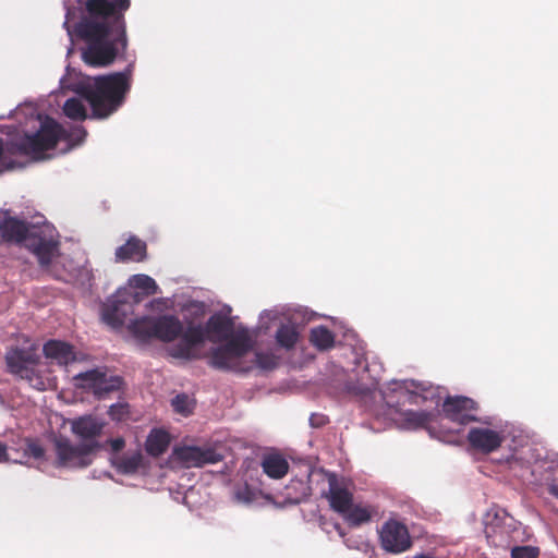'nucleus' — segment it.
<instances>
[{
	"label": "nucleus",
	"mask_w": 558,
	"mask_h": 558,
	"mask_svg": "<svg viewBox=\"0 0 558 558\" xmlns=\"http://www.w3.org/2000/svg\"><path fill=\"white\" fill-rule=\"evenodd\" d=\"M326 498L329 501L330 508L341 517H343L353 505V494L349 489L337 485L335 480L329 482V490L326 494Z\"/></svg>",
	"instance_id": "obj_19"
},
{
	"label": "nucleus",
	"mask_w": 558,
	"mask_h": 558,
	"mask_svg": "<svg viewBox=\"0 0 558 558\" xmlns=\"http://www.w3.org/2000/svg\"><path fill=\"white\" fill-rule=\"evenodd\" d=\"M300 326L291 320L280 324L276 333V344L286 351L293 350L300 340Z\"/></svg>",
	"instance_id": "obj_22"
},
{
	"label": "nucleus",
	"mask_w": 558,
	"mask_h": 558,
	"mask_svg": "<svg viewBox=\"0 0 558 558\" xmlns=\"http://www.w3.org/2000/svg\"><path fill=\"white\" fill-rule=\"evenodd\" d=\"M381 548L390 554H400L411 548L412 539L408 527L393 519L385 522L379 531Z\"/></svg>",
	"instance_id": "obj_11"
},
{
	"label": "nucleus",
	"mask_w": 558,
	"mask_h": 558,
	"mask_svg": "<svg viewBox=\"0 0 558 558\" xmlns=\"http://www.w3.org/2000/svg\"><path fill=\"white\" fill-rule=\"evenodd\" d=\"M310 342L319 351H328L335 347V335L326 326H318L311 330Z\"/></svg>",
	"instance_id": "obj_25"
},
{
	"label": "nucleus",
	"mask_w": 558,
	"mask_h": 558,
	"mask_svg": "<svg viewBox=\"0 0 558 558\" xmlns=\"http://www.w3.org/2000/svg\"><path fill=\"white\" fill-rule=\"evenodd\" d=\"M9 449L16 454L12 459L15 463H26L29 459L36 461L44 460L46 450L41 446L39 439L36 438H21L16 446L9 447L7 444L0 441V463L9 462Z\"/></svg>",
	"instance_id": "obj_13"
},
{
	"label": "nucleus",
	"mask_w": 558,
	"mask_h": 558,
	"mask_svg": "<svg viewBox=\"0 0 558 558\" xmlns=\"http://www.w3.org/2000/svg\"><path fill=\"white\" fill-rule=\"evenodd\" d=\"M66 131L52 118L47 117L34 134H25L7 148L11 155L20 154L40 159L47 150L53 149L59 141L68 140Z\"/></svg>",
	"instance_id": "obj_5"
},
{
	"label": "nucleus",
	"mask_w": 558,
	"mask_h": 558,
	"mask_svg": "<svg viewBox=\"0 0 558 558\" xmlns=\"http://www.w3.org/2000/svg\"><path fill=\"white\" fill-rule=\"evenodd\" d=\"M130 332L138 340L147 342L151 339L171 343L182 339L185 330L180 318L172 314L144 316L129 325Z\"/></svg>",
	"instance_id": "obj_7"
},
{
	"label": "nucleus",
	"mask_w": 558,
	"mask_h": 558,
	"mask_svg": "<svg viewBox=\"0 0 558 558\" xmlns=\"http://www.w3.org/2000/svg\"><path fill=\"white\" fill-rule=\"evenodd\" d=\"M234 325L230 317L221 314H213L202 324H190L178 343L168 348V354L173 359L193 361L201 359L198 348L209 340L213 343L228 340L234 335Z\"/></svg>",
	"instance_id": "obj_3"
},
{
	"label": "nucleus",
	"mask_w": 558,
	"mask_h": 558,
	"mask_svg": "<svg viewBox=\"0 0 558 558\" xmlns=\"http://www.w3.org/2000/svg\"><path fill=\"white\" fill-rule=\"evenodd\" d=\"M142 461V453L136 451L119 457L116 461V466L120 472L130 474L136 472L140 469Z\"/></svg>",
	"instance_id": "obj_28"
},
{
	"label": "nucleus",
	"mask_w": 558,
	"mask_h": 558,
	"mask_svg": "<svg viewBox=\"0 0 558 558\" xmlns=\"http://www.w3.org/2000/svg\"><path fill=\"white\" fill-rule=\"evenodd\" d=\"M130 0H86L85 15L76 24L77 36L86 44L82 52L86 64L105 68L128 48L124 14Z\"/></svg>",
	"instance_id": "obj_1"
},
{
	"label": "nucleus",
	"mask_w": 558,
	"mask_h": 558,
	"mask_svg": "<svg viewBox=\"0 0 558 558\" xmlns=\"http://www.w3.org/2000/svg\"><path fill=\"white\" fill-rule=\"evenodd\" d=\"M418 398H421V397L416 393H409V402L410 403H417Z\"/></svg>",
	"instance_id": "obj_40"
},
{
	"label": "nucleus",
	"mask_w": 558,
	"mask_h": 558,
	"mask_svg": "<svg viewBox=\"0 0 558 558\" xmlns=\"http://www.w3.org/2000/svg\"><path fill=\"white\" fill-rule=\"evenodd\" d=\"M312 426L320 427L327 424L328 418L323 414H313L310 418Z\"/></svg>",
	"instance_id": "obj_37"
},
{
	"label": "nucleus",
	"mask_w": 558,
	"mask_h": 558,
	"mask_svg": "<svg viewBox=\"0 0 558 558\" xmlns=\"http://www.w3.org/2000/svg\"><path fill=\"white\" fill-rule=\"evenodd\" d=\"M538 553L533 546H515L511 549V558H536Z\"/></svg>",
	"instance_id": "obj_34"
},
{
	"label": "nucleus",
	"mask_w": 558,
	"mask_h": 558,
	"mask_svg": "<svg viewBox=\"0 0 558 558\" xmlns=\"http://www.w3.org/2000/svg\"><path fill=\"white\" fill-rule=\"evenodd\" d=\"M108 414L113 421H124L129 415V405L126 403L112 404L109 408Z\"/></svg>",
	"instance_id": "obj_33"
},
{
	"label": "nucleus",
	"mask_w": 558,
	"mask_h": 558,
	"mask_svg": "<svg viewBox=\"0 0 558 558\" xmlns=\"http://www.w3.org/2000/svg\"><path fill=\"white\" fill-rule=\"evenodd\" d=\"M77 132L82 135V138L86 136V131L82 128L77 129Z\"/></svg>",
	"instance_id": "obj_42"
},
{
	"label": "nucleus",
	"mask_w": 558,
	"mask_h": 558,
	"mask_svg": "<svg viewBox=\"0 0 558 558\" xmlns=\"http://www.w3.org/2000/svg\"><path fill=\"white\" fill-rule=\"evenodd\" d=\"M226 343L211 349L208 364L220 371L247 373L253 369V364H247L243 359L254 348V340L245 328H239Z\"/></svg>",
	"instance_id": "obj_4"
},
{
	"label": "nucleus",
	"mask_w": 558,
	"mask_h": 558,
	"mask_svg": "<svg viewBox=\"0 0 558 558\" xmlns=\"http://www.w3.org/2000/svg\"><path fill=\"white\" fill-rule=\"evenodd\" d=\"M172 458L181 466L190 469L218 463L223 456L211 447L175 446Z\"/></svg>",
	"instance_id": "obj_9"
},
{
	"label": "nucleus",
	"mask_w": 558,
	"mask_h": 558,
	"mask_svg": "<svg viewBox=\"0 0 558 558\" xmlns=\"http://www.w3.org/2000/svg\"><path fill=\"white\" fill-rule=\"evenodd\" d=\"M9 373L26 380L31 387L44 391L47 389L48 366L35 349H11L5 354Z\"/></svg>",
	"instance_id": "obj_6"
},
{
	"label": "nucleus",
	"mask_w": 558,
	"mask_h": 558,
	"mask_svg": "<svg viewBox=\"0 0 558 558\" xmlns=\"http://www.w3.org/2000/svg\"><path fill=\"white\" fill-rule=\"evenodd\" d=\"M108 442L110 444L113 452H120L125 446V441L122 437L110 439Z\"/></svg>",
	"instance_id": "obj_38"
},
{
	"label": "nucleus",
	"mask_w": 558,
	"mask_h": 558,
	"mask_svg": "<svg viewBox=\"0 0 558 558\" xmlns=\"http://www.w3.org/2000/svg\"><path fill=\"white\" fill-rule=\"evenodd\" d=\"M3 155H4L3 141H2V138L0 137V161H1V160H2V158H3Z\"/></svg>",
	"instance_id": "obj_41"
},
{
	"label": "nucleus",
	"mask_w": 558,
	"mask_h": 558,
	"mask_svg": "<svg viewBox=\"0 0 558 558\" xmlns=\"http://www.w3.org/2000/svg\"><path fill=\"white\" fill-rule=\"evenodd\" d=\"M54 451L57 456V465L64 468H86L92 464V456L88 445L72 444V441L59 436L53 439Z\"/></svg>",
	"instance_id": "obj_8"
},
{
	"label": "nucleus",
	"mask_w": 558,
	"mask_h": 558,
	"mask_svg": "<svg viewBox=\"0 0 558 558\" xmlns=\"http://www.w3.org/2000/svg\"><path fill=\"white\" fill-rule=\"evenodd\" d=\"M132 311L133 306L131 303L117 296L108 300L104 305L102 318L108 325L112 327H120L125 323L126 317L132 313Z\"/></svg>",
	"instance_id": "obj_17"
},
{
	"label": "nucleus",
	"mask_w": 558,
	"mask_h": 558,
	"mask_svg": "<svg viewBox=\"0 0 558 558\" xmlns=\"http://www.w3.org/2000/svg\"><path fill=\"white\" fill-rule=\"evenodd\" d=\"M64 114L75 121H84L87 118V111L82 100L72 97L63 105Z\"/></svg>",
	"instance_id": "obj_30"
},
{
	"label": "nucleus",
	"mask_w": 558,
	"mask_h": 558,
	"mask_svg": "<svg viewBox=\"0 0 558 558\" xmlns=\"http://www.w3.org/2000/svg\"><path fill=\"white\" fill-rule=\"evenodd\" d=\"M130 284L136 289L143 290L147 295L158 293L159 287L156 281L144 274L134 275L130 279Z\"/></svg>",
	"instance_id": "obj_31"
},
{
	"label": "nucleus",
	"mask_w": 558,
	"mask_h": 558,
	"mask_svg": "<svg viewBox=\"0 0 558 558\" xmlns=\"http://www.w3.org/2000/svg\"><path fill=\"white\" fill-rule=\"evenodd\" d=\"M235 498L239 501L251 504L255 500V493L247 484H245L235 490Z\"/></svg>",
	"instance_id": "obj_36"
},
{
	"label": "nucleus",
	"mask_w": 558,
	"mask_h": 558,
	"mask_svg": "<svg viewBox=\"0 0 558 558\" xmlns=\"http://www.w3.org/2000/svg\"><path fill=\"white\" fill-rule=\"evenodd\" d=\"M43 352L46 359L54 361L60 366H66L76 360L73 345L61 340H48L43 347Z\"/></svg>",
	"instance_id": "obj_18"
},
{
	"label": "nucleus",
	"mask_w": 558,
	"mask_h": 558,
	"mask_svg": "<svg viewBox=\"0 0 558 558\" xmlns=\"http://www.w3.org/2000/svg\"><path fill=\"white\" fill-rule=\"evenodd\" d=\"M247 364H253V367L257 366L264 371H271L277 367L278 359L269 352H256L254 360Z\"/></svg>",
	"instance_id": "obj_32"
},
{
	"label": "nucleus",
	"mask_w": 558,
	"mask_h": 558,
	"mask_svg": "<svg viewBox=\"0 0 558 558\" xmlns=\"http://www.w3.org/2000/svg\"><path fill=\"white\" fill-rule=\"evenodd\" d=\"M147 258V244L136 235H131L126 242L116 248L117 263H141Z\"/></svg>",
	"instance_id": "obj_16"
},
{
	"label": "nucleus",
	"mask_w": 558,
	"mask_h": 558,
	"mask_svg": "<svg viewBox=\"0 0 558 558\" xmlns=\"http://www.w3.org/2000/svg\"><path fill=\"white\" fill-rule=\"evenodd\" d=\"M130 87L129 74L114 72L93 77L78 92L90 105L93 118L105 119L123 105Z\"/></svg>",
	"instance_id": "obj_2"
},
{
	"label": "nucleus",
	"mask_w": 558,
	"mask_h": 558,
	"mask_svg": "<svg viewBox=\"0 0 558 558\" xmlns=\"http://www.w3.org/2000/svg\"><path fill=\"white\" fill-rule=\"evenodd\" d=\"M32 230L25 221L19 220L13 217L5 218L0 223V233L3 240L8 242H23L27 241Z\"/></svg>",
	"instance_id": "obj_21"
},
{
	"label": "nucleus",
	"mask_w": 558,
	"mask_h": 558,
	"mask_svg": "<svg viewBox=\"0 0 558 558\" xmlns=\"http://www.w3.org/2000/svg\"><path fill=\"white\" fill-rule=\"evenodd\" d=\"M172 407L175 412L181 413L183 415H187L192 412L190 409L189 397L184 393L178 395L172 399Z\"/></svg>",
	"instance_id": "obj_35"
},
{
	"label": "nucleus",
	"mask_w": 558,
	"mask_h": 558,
	"mask_svg": "<svg viewBox=\"0 0 558 558\" xmlns=\"http://www.w3.org/2000/svg\"><path fill=\"white\" fill-rule=\"evenodd\" d=\"M477 410V403L464 396H449L442 403V411L447 418L460 425L477 422L478 418L472 414Z\"/></svg>",
	"instance_id": "obj_14"
},
{
	"label": "nucleus",
	"mask_w": 558,
	"mask_h": 558,
	"mask_svg": "<svg viewBox=\"0 0 558 558\" xmlns=\"http://www.w3.org/2000/svg\"><path fill=\"white\" fill-rule=\"evenodd\" d=\"M263 472L274 480L284 477L289 471V462L280 453H268L262 459Z\"/></svg>",
	"instance_id": "obj_23"
},
{
	"label": "nucleus",
	"mask_w": 558,
	"mask_h": 558,
	"mask_svg": "<svg viewBox=\"0 0 558 558\" xmlns=\"http://www.w3.org/2000/svg\"><path fill=\"white\" fill-rule=\"evenodd\" d=\"M26 242L27 247L43 266H48L51 263L59 244L54 230L49 226L34 228Z\"/></svg>",
	"instance_id": "obj_10"
},
{
	"label": "nucleus",
	"mask_w": 558,
	"mask_h": 558,
	"mask_svg": "<svg viewBox=\"0 0 558 558\" xmlns=\"http://www.w3.org/2000/svg\"><path fill=\"white\" fill-rule=\"evenodd\" d=\"M106 423L94 415H83L71 422V432L75 435L82 445H88L90 451L96 453L102 446L99 441L104 433Z\"/></svg>",
	"instance_id": "obj_12"
},
{
	"label": "nucleus",
	"mask_w": 558,
	"mask_h": 558,
	"mask_svg": "<svg viewBox=\"0 0 558 558\" xmlns=\"http://www.w3.org/2000/svg\"><path fill=\"white\" fill-rule=\"evenodd\" d=\"M378 507L369 504H353L348 512L342 517L352 527H359L371 522L378 515Z\"/></svg>",
	"instance_id": "obj_20"
},
{
	"label": "nucleus",
	"mask_w": 558,
	"mask_h": 558,
	"mask_svg": "<svg viewBox=\"0 0 558 558\" xmlns=\"http://www.w3.org/2000/svg\"><path fill=\"white\" fill-rule=\"evenodd\" d=\"M402 422L409 428H426L428 424L434 420L435 415L428 411H414L407 410L401 413Z\"/></svg>",
	"instance_id": "obj_26"
},
{
	"label": "nucleus",
	"mask_w": 558,
	"mask_h": 558,
	"mask_svg": "<svg viewBox=\"0 0 558 558\" xmlns=\"http://www.w3.org/2000/svg\"><path fill=\"white\" fill-rule=\"evenodd\" d=\"M169 434L162 429H154L147 437L145 449L148 454L159 457L165 453L169 447Z\"/></svg>",
	"instance_id": "obj_24"
},
{
	"label": "nucleus",
	"mask_w": 558,
	"mask_h": 558,
	"mask_svg": "<svg viewBox=\"0 0 558 558\" xmlns=\"http://www.w3.org/2000/svg\"><path fill=\"white\" fill-rule=\"evenodd\" d=\"M101 378L100 369H90L84 373H80L74 376V380L76 381V386L86 391L95 392L97 384Z\"/></svg>",
	"instance_id": "obj_29"
},
{
	"label": "nucleus",
	"mask_w": 558,
	"mask_h": 558,
	"mask_svg": "<svg viewBox=\"0 0 558 558\" xmlns=\"http://www.w3.org/2000/svg\"><path fill=\"white\" fill-rule=\"evenodd\" d=\"M122 384L123 380L120 376H108L105 372H101V378L97 384L94 396L97 399H104L110 392L120 390Z\"/></svg>",
	"instance_id": "obj_27"
},
{
	"label": "nucleus",
	"mask_w": 558,
	"mask_h": 558,
	"mask_svg": "<svg viewBox=\"0 0 558 558\" xmlns=\"http://www.w3.org/2000/svg\"><path fill=\"white\" fill-rule=\"evenodd\" d=\"M466 439L474 450L488 454L501 447L505 437L502 433L490 428L472 427L468 433Z\"/></svg>",
	"instance_id": "obj_15"
},
{
	"label": "nucleus",
	"mask_w": 558,
	"mask_h": 558,
	"mask_svg": "<svg viewBox=\"0 0 558 558\" xmlns=\"http://www.w3.org/2000/svg\"><path fill=\"white\" fill-rule=\"evenodd\" d=\"M548 492L558 498V469L556 470V475L548 483Z\"/></svg>",
	"instance_id": "obj_39"
}]
</instances>
